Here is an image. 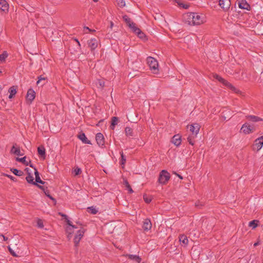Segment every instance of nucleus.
<instances>
[{
  "label": "nucleus",
  "instance_id": "obj_1",
  "mask_svg": "<svg viewBox=\"0 0 263 263\" xmlns=\"http://www.w3.org/2000/svg\"><path fill=\"white\" fill-rule=\"evenodd\" d=\"M147 63L151 69L153 71L154 73H158L159 71L158 69V63L157 61L152 57H148L147 58Z\"/></svg>",
  "mask_w": 263,
  "mask_h": 263
},
{
  "label": "nucleus",
  "instance_id": "obj_2",
  "mask_svg": "<svg viewBox=\"0 0 263 263\" xmlns=\"http://www.w3.org/2000/svg\"><path fill=\"white\" fill-rule=\"evenodd\" d=\"M170 178V174L165 170H162L159 174L158 182L161 184H165Z\"/></svg>",
  "mask_w": 263,
  "mask_h": 263
},
{
  "label": "nucleus",
  "instance_id": "obj_3",
  "mask_svg": "<svg viewBox=\"0 0 263 263\" xmlns=\"http://www.w3.org/2000/svg\"><path fill=\"white\" fill-rule=\"evenodd\" d=\"M85 231V229L82 227H81V229L77 231V233L74 236V246L76 247L78 246L79 242L81 238L83 237Z\"/></svg>",
  "mask_w": 263,
  "mask_h": 263
},
{
  "label": "nucleus",
  "instance_id": "obj_4",
  "mask_svg": "<svg viewBox=\"0 0 263 263\" xmlns=\"http://www.w3.org/2000/svg\"><path fill=\"white\" fill-rule=\"evenodd\" d=\"M193 12L186 13L183 15L182 20L184 23L189 25H193Z\"/></svg>",
  "mask_w": 263,
  "mask_h": 263
},
{
  "label": "nucleus",
  "instance_id": "obj_5",
  "mask_svg": "<svg viewBox=\"0 0 263 263\" xmlns=\"http://www.w3.org/2000/svg\"><path fill=\"white\" fill-rule=\"evenodd\" d=\"M231 5L230 0H219V5L224 11H228Z\"/></svg>",
  "mask_w": 263,
  "mask_h": 263
},
{
  "label": "nucleus",
  "instance_id": "obj_6",
  "mask_svg": "<svg viewBox=\"0 0 263 263\" xmlns=\"http://www.w3.org/2000/svg\"><path fill=\"white\" fill-rule=\"evenodd\" d=\"M193 15L194 16L193 18V25H199L202 23H203V17L201 15H199L197 13H194Z\"/></svg>",
  "mask_w": 263,
  "mask_h": 263
},
{
  "label": "nucleus",
  "instance_id": "obj_7",
  "mask_svg": "<svg viewBox=\"0 0 263 263\" xmlns=\"http://www.w3.org/2000/svg\"><path fill=\"white\" fill-rule=\"evenodd\" d=\"M237 3L240 9L250 10L251 6L246 0H237Z\"/></svg>",
  "mask_w": 263,
  "mask_h": 263
},
{
  "label": "nucleus",
  "instance_id": "obj_8",
  "mask_svg": "<svg viewBox=\"0 0 263 263\" xmlns=\"http://www.w3.org/2000/svg\"><path fill=\"white\" fill-rule=\"evenodd\" d=\"M96 140L100 147H103L105 144L104 136L101 133H97L96 136Z\"/></svg>",
  "mask_w": 263,
  "mask_h": 263
},
{
  "label": "nucleus",
  "instance_id": "obj_9",
  "mask_svg": "<svg viewBox=\"0 0 263 263\" xmlns=\"http://www.w3.org/2000/svg\"><path fill=\"white\" fill-rule=\"evenodd\" d=\"M123 18L127 25L132 30V31L134 29L135 27H136V24L132 22L130 18H129L127 15L123 16Z\"/></svg>",
  "mask_w": 263,
  "mask_h": 263
},
{
  "label": "nucleus",
  "instance_id": "obj_10",
  "mask_svg": "<svg viewBox=\"0 0 263 263\" xmlns=\"http://www.w3.org/2000/svg\"><path fill=\"white\" fill-rule=\"evenodd\" d=\"M241 130H242L245 134H249L250 133L253 132L254 131V128L251 127L250 125L245 123L242 125L241 128Z\"/></svg>",
  "mask_w": 263,
  "mask_h": 263
},
{
  "label": "nucleus",
  "instance_id": "obj_11",
  "mask_svg": "<svg viewBox=\"0 0 263 263\" xmlns=\"http://www.w3.org/2000/svg\"><path fill=\"white\" fill-rule=\"evenodd\" d=\"M35 95V91L32 89L30 88L28 89L26 95V99L28 101L30 102V103L34 99Z\"/></svg>",
  "mask_w": 263,
  "mask_h": 263
},
{
  "label": "nucleus",
  "instance_id": "obj_12",
  "mask_svg": "<svg viewBox=\"0 0 263 263\" xmlns=\"http://www.w3.org/2000/svg\"><path fill=\"white\" fill-rule=\"evenodd\" d=\"M172 142L176 146H179L181 143V136L179 134L174 135L172 139Z\"/></svg>",
  "mask_w": 263,
  "mask_h": 263
},
{
  "label": "nucleus",
  "instance_id": "obj_13",
  "mask_svg": "<svg viewBox=\"0 0 263 263\" xmlns=\"http://www.w3.org/2000/svg\"><path fill=\"white\" fill-rule=\"evenodd\" d=\"M200 129V126L197 123H194L190 126V130L192 133V135L196 136Z\"/></svg>",
  "mask_w": 263,
  "mask_h": 263
},
{
  "label": "nucleus",
  "instance_id": "obj_14",
  "mask_svg": "<svg viewBox=\"0 0 263 263\" xmlns=\"http://www.w3.org/2000/svg\"><path fill=\"white\" fill-rule=\"evenodd\" d=\"M9 5L6 0H0V11L8 12Z\"/></svg>",
  "mask_w": 263,
  "mask_h": 263
},
{
  "label": "nucleus",
  "instance_id": "obj_15",
  "mask_svg": "<svg viewBox=\"0 0 263 263\" xmlns=\"http://www.w3.org/2000/svg\"><path fill=\"white\" fill-rule=\"evenodd\" d=\"M37 187L39 189H41L48 198H49L52 200L55 201V198H54L52 196L50 195V192L48 189L47 187H45V186H42L40 185H39Z\"/></svg>",
  "mask_w": 263,
  "mask_h": 263
},
{
  "label": "nucleus",
  "instance_id": "obj_16",
  "mask_svg": "<svg viewBox=\"0 0 263 263\" xmlns=\"http://www.w3.org/2000/svg\"><path fill=\"white\" fill-rule=\"evenodd\" d=\"M152 226V225L151 220L148 218L145 219L143 221L142 226L143 230L145 231H147L151 229Z\"/></svg>",
  "mask_w": 263,
  "mask_h": 263
},
{
  "label": "nucleus",
  "instance_id": "obj_17",
  "mask_svg": "<svg viewBox=\"0 0 263 263\" xmlns=\"http://www.w3.org/2000/svg\"><path fill=\"white\" fill-rule=\"evenodd\" d=\"M255 144L254 146L256 147L257 151L260 150L262 147L263 145V136L260 137L255 140Z\"/></svg>",
  "mask_w": 263,
  "mask_h": 263
},
{
  "label": "nucleus",
  "instance_id": "obj_18",
  "mask_svg": "<svg viewBox=\"0 0 263 263\" xmlns=\"http://www.w3.org/2000/svg\"><path fill=\"white\" fill-rule=\"evenodd\" d=\"M88 44L91 50H93L98 46V41L96 39H91L88 41Z\"/></svg>",
  "mask_w": 263,
  "mask_h": 263
},
{
  "label": "nucleus",
  "instance_id": "obj_19",
  "mask_svg": "<svg viewBox=\"0 0 263 263\" xmlns=\"http://www.w3.org/2000/svg\"><path fill=\"white\" fill-rule=\"evenodd\" d=\"M133 31L135 33L137 34L138 36L141 39L144 40L146 37V35H145V34L143 32H142L140 29H139L137 27H135Z\"/></svg>",
  "mask_w": 263,
  "mask_h": 263
},
{
  "label": "nucleus",
  "instance_id": "obj_20",
  "mask_svg": "<svg viewBox=\"0 0 263 263\" xmlns=\"http://www.w3.org/2000/svg\"><path fill=\"white\" fill-rule=\"evenodd\" d=\"M78 138L80 139L84 143L91 144L90 141L87 139L84 133H81L79 135H78Z\"/></svg>",
  "mask_w": 263,
  "mask_h": 263
},
{
  "label": "nucleus",
  "instance_id": "obj_21",
  "mask_svg": "<svg viewBox=\"0 0 263 263\" xmlns=\"http://www.w3.org/2000/svg\"><path fill=\"white\" fill-rule=\"evenodd\" d=\"M246 119H248V120L254 122L263 121V119L262 118L254 115H248L246 116Z\"/></svg>",
  "mask_w": 263,
  "mask_h": 263
},
{
  "label": "nucleus",
  "instance_id": "obj_22",
  "mask_svg": "<svg viewBox=\"0 0 263 263\" xmlns=\"http://www.w3.org/2000/svg\"><path fill=\"white\" fill-rule=\"evenodd\" d=\"M38 154L44 159L46 157L45 148L44 146L41 145L37 147Z\"/></svg>",
  "mask_w": 263,
  "mask_h": 263
},
{
  "label": "nucleus",
  "instance_id": "obj_23",
  "mask_svg": "<svg viewBox=\"0 0 263 263\" xmlns=\"http://www.w3.org/2000/svg\"><path fill=\"white\" fill-rule=\"evenodd\" d=\"M26 180L27 181V182L29 183L32 184L33 185H35L37 186H38V185H39L37 183H36L34 181L33 177L31 175V174L30 173H28V175L26 177Z\"/></svg>",
  "mask_w": 263,
  "mask_h": 263
},
{
  "label": "nucleus",
  "instance_id": "obj_24",
  "mask_svg": "<svg viewBox=\"0 0 263 263\" xmlns=\"http://www.w3.org/2000/svg\"><path fill=\"white\" fill-rule=\"evenodd\" d=\"M10 152L12 154H14L17 156H23V154L21 153L20 148V147H16L14 145L12 147Z\"/></svg>",
  "mask_w": 263,
  "mask_h": 263
},
{
  "label": "nucleus",
  "instance_id": "obj_25",
  "mask_svg": "<svg viewBox=\"0 0 263 263\" xmlns=\"http://www.w3.org/2000/svg\"><path fill=\"white\" fill-rule=\"evenodd\" d=\"M16 88L17 86H12L9 89V92L10 93V95L9 96V99H12V98H13V97L16 93Z\"/></svg>",
  "mask_w": 263,
  "mask_h": 263
},
{
  "label": "nucleus",
  "instance_id": "obj_26",
  "mask_svg": "<svg viewBox=\"0 0 263 263\" xmlns=\"http://www.w3.org/2000/svg\"><path fill=\"white\" fill-rule=\"evenodd\" d=\"M126 256L128 257V259L135 260L138 263H140L141 261V258L138 255L127 254Z\"/></svg>",
  "mask_w": 263,
  "mask_h": 263
},
{
  "label": "nucleus",
  "instance_id": "obj_27",
  "mask_svg": "<svg viewBox=\"0 0 263 263\" xmlns=\"http://www.w3.org/2000/svg\"><path fill=\"white\" fill-rule=\"evenodd\" d=\"M179 241L182 242L184 245H187L188 243V239L186 236L184 234L180 235L179 237Z\"/></svg>",
  "mask_w": 263,
  "mask_h": 263
},
{
  "label": "nucleus",
  "instance_id": "obj_28",
  "mask_svg": "<svg viewBox=\"0 0 263 263\" xmlns=\"http://www.w3.org/2000/svg\"><path fill=\"white\" fill-rule=\"evenodd\" d=\"M119 119L117 117H113L111 118L110 128L112 130L114 129L115 125L118 124Z\"/></svg>",
  "mask_w": 263,
  "mask_h": 263
},
{
  "label": "nucleus",
  "instance_id": "obj_29",
  "mask_svg": "<svg viewBox=\"0 0 263 263\" xmlns=\"http://www.w3.org/2000/svg\"><path fill=\"white\" fill-rule=\"evenodd\" d=\"M10 171L15 175L17 176H22L24 174V173L22 171L18 170L16 168H11Z\"/></svg>",
  "mask_w": 263,
  "mask_h": 263
},
{
  "label": "nucleus",
  "instance_id": "obj_30",
  "mask_svg": "<svg viewBox=\"0 0 263 263\" xmlns=\"http://www.w3.org/2000/svg\"><path fill=\"white\" fill-rule=\"evenodd\" d=\"M26 157L25 156L22 158H16L15 160L16 161L18 162H22L23 164H24L26 166H28L29 165L28 162L26 160Z\"/></svg>",
  "mask_w": 263,
  "mask_h": 263
},
{
  "label": "nucleus",
  "instance_id": "obj_31",
  "mask_svg": "<svg viewBox=\"0 0 263 263\" xmlns=\"http://www.w3.org/2000/svg\"><path fill=\"white\" fill-rule=\"evenodd\" d=\"M123 184L125 186L126 189L128 190L129 193L131 194L134 192L133 190H132L130 184H129L127 180H124Z\"/></svg>",
  "mask_w": 263,
  "mask_h": 263
},
{
  "label": "nucleus",
  "instance_id": "obj_32",
  "mask_svg": "<svg viewBox=\"0 0 263 263\" xmlns=\"http://www.w3.org/2000/svg\"><path fill=\"white\" fill-rule=\"evenodd\" d=\"M8 54L6 51H4L0 54V61L3 62L5 61L6 59L8 57Z\"/></svg>",
  "mask_w": 263,
  "mask_h": 263
},
{
  "label": "nucleus",
  "instance_id": "obj_33",
  "mask_svg": "<svg viewBox=\"0 0 263 263\" xmlns=\"http://www.w3.org/2000/svg\"><path fill=\"white\" fill-rule=\"evenodd\" d=\"M258 222V220H253L249 222V226L252 227V229H255L257 227Z\"/></svg>",
  "mask_w": 263,
  "mask_h": 263
},
{
  "label": "nucleus",
  "instance_id": "obj_34",
  "mask_svg": "<svg viewBox=\"0 0 263 263\" xmlns=\"http://www.w3.org/2000/svg\"><path fill=\"white\" fill-rule=\"evenodd\" d=\"M34 175L35 176V182L37 183L39 182H40L41 179L40 177V174L39 172L37 171V169L36 168H34Z\"/></svg>",
  "mask_w": 263,
  "mask_h": 263
},
{
  "label": "nucleus",
  "instance_id": "obj_35",
  "mask_svg": "<svg viewBox=\"0 0 263 263\" xmlns=\"http://www.w3.org/2000/svg\"><path fill=\"white\" fill-rule=\"evenodd\" d=\"M125 134L127 136H133V129L132 128L129 127H126L125 129Z\"/></svg>",
  "mask_w": 263,
  "mask_h": 263
},
{
  "label": "nucleus",
  "instance_id": "obj_36",
  "mask_svg": "<svg viewBox=\"0 0 263 263\" xmlns=\"http://www.w3.org/2000/svg\"><path fill=\"white\" fill-rule=\"evenodd\" d=\"M195 136H196L191 135V136H189L187 137V141L189 142L190 144H191L192 145H193L194 144V139Z\"/></svg>",
  "mask_w": 263,
  "mask_h": 263
},
{
  "label": "nucleus",
  "instance_id": "obj_37",
  "mask_svg": "<svg viewBox=\"0 0 263 263\" xmlns=\"http://www.w3.org/2000/svg\"><path fill=\"white\" fill-rule=\"evenodd\" d=\"M46 79H47V78L45 77H43L42 75L39 76L38 77V81L36 82L37 85H39L40 83H41L42 81H46Z\"/></svg>",
  "mask_w": 263,
  "mask_h": 263
},
{
  "label": "nucleus",
  "instance_id": "obj_38",
  "mask_svg": "<svg viewBox=\"0 0 263 263\" xmlns=\"http://www.w3.org/2000/svg\"><path fill=\"white\" fill-rule=\"evenodd\" d=\"M118 5L120 7L125 6V2L124 0H116Z\"/></svg>",
  "mask_w": 263,
  "mask_h": 263
},
{
  "label": "nucleus",
  "instance_id": "obj_39",
  "mask_svg": "<svg viewBox=\"0 0 263 263\" xmlns=\"http://www.w3.org/2000/svg\"><path fill=\"white\" fill-rule=\"evenodd\" d=\"M143 199L144 201L147 203H150L152 201L151 197H148L146 194H144L143 195Z\"/></svg>",
  "mask_w": 263,
  "mask_h": 263
},
{
  "label": "nucleus",
  "instance_id": "obj_40",
  "mask_svg": "<svg viewBox=\"0 0 263 263\" xmlns=\"http://www.w3.org/2000/svg\"><path fill=\"white\" fill-rule=\"evenodd\" d=\"M229 88L231 90L234 91L236 93H240V91L239 90H238V89H237L236 88H235L232 84L230 85V87H229Z\"/></svg>",
  "mask_w": 263,
  "mask_h": 263
},
{
  "label": "nucleus",
  "instance_id": "obj_41",
  "mask_svg": "<svg viewBox=\"0 0 263 263\" xmlns=\"http://www.w3.org/2000/svg\"><path fill=\"white\" fill-rule=\"evenodd\" d=\"M229 88L231 90L234 91L236 93H240V91L239 90H238V89H237L236 88H235L232 84L230 85V87H229Z\"/></svg>",
  "mask_w": 263,
  "mask_h": 263
},
{
  "label": "nucleus",
  "instance_id": "obj_42",
  "mask_svg": "<svg viewBox=\"0 0 263 263\" xmlns=\"http://www.w3.org/2000/svg\"><path fill=\"white\" fill-rule=\"evenodd\" d=\"M120 154H121V164L122 165H124L126 162V158H125V156H124L122 152L120 153Z\"/></svg>",
  "mask_w": 263,
  "mask_h": 263
},
{
  "label": "nucleus",
  "instance_id": "obj_43",
  "mask_svg": "<svg viewBox=\"0 0 263 263\" xmlns=\"http://www.w3.org/2000/svg\"><path fill=\"white\" fill-rule=\"evenodd\" d=\"M37 226L38 228H43L44 227L43 222L41 219H39L37 220Z\"/></svg>",
  "mask_w": 263,
  "mask_h": 263
},
{
  "label": "nucleus",
  "instance_id": "obj_44",
  "mask_svg": "<svg viewBox=\"0 0 263 263\" xmlns=\"http://www.w3.org/2000/svg\"><path fill=\"white\" fill-rule=\"evenodd\" d=\"M74 172L75 175H78L81 173L82 171H81V170L80 168H79L77 167L74 169Z\"/></svg>",
  "mask_w": 263,
  "mask_h": 263
},
{
  "label": "nucleus",
  "instance_id": "obj_45",
  "mask_svg": "<svg viewBox=\"0 0 263 263\" xmlns=\"http://www.w3.org/2000/svg\"><path fill=\"white\" fill-rule=\"evenodd\" d=\"M88 209H89L90 210L91 213L92 214H96L98 212V210H97L93 206H91V207L88 208Z\"/></svg>",
  "mask_w": 263,
  "mask_h": 263
},
{
  "label": "nucleus",
  "instance_id": "obj_46",
  "mask_svg": "<svg viewBox=\"0 0 263 263\" xmlns=\"http://www.w3.org/2000/svg\"><path fill=\"white\" fill-rule=\"evenodd\" d=\"M98 84L99 85V87H100L101 88H103L105 86V82L104 81H102V80H99L98 81Z\"/></svg>",
  "mask_w": 263,
  "mask_h": 263
},
{
  "label": "nucleus",
  "instance_id": "obj_47",
  "mask_svg": "<svg viewBox=\"0 0 263 263\" xmlns=\"http://www.w3.org/2000/svg\"><path fill=\"white\" fill-rule=\"evenodd\" d=\"M8 250L10 253V254L14 257H16L17 255L16 254V253L14 252V251L10 247H8Z\"/></svg>",
  "mask_w": 263,
  "mask_h": 263
},
{
  "label": "nucleus",
  "instance_id": "obj_48",
  "mask_svg": "<svg viewBox=\"0 0 263 263\" xmlns=\"http://www.w3.org/2000/svg\"><path fill=\"white\" fill-rule=\"evenodd\" d=\"M214 78L215 79H216L217 80H218L219 82H220L221 83H222L224 80V79H223L220 76H219L217 74H215V76H214Z\"/></svg>",
  "mask_w": 263,
  "mask_h": 263
},
{
  "label": "nucleus",
  "instance_id": "obj_49",
  "mask_svg": "<svg viewBox=\"0 0 263 263\" xmlns=\"http://www.w3.org/2000/svg\"><path fill=\"white\" fill-rule=\"evenodd\" d=\"M179 6L184 8V9H187L189 8V5H187V4H183V3H180V4H178Z\"/></svg>",
  "mask_w": 263,
  "mask_h": 263
},
{
  "label": "nucleus",
  "instance_id": "obj_50",
  "mask_svg": "<svg viewBox=\"0 0 263 263\" xmlns=\"http://www.w3.org/2000/svg\"><path fill=\"white\" fill-rule=\"evenodd\" d=\"M78 227L76 225H73L71 227H68L66 229V231H71L72 232V230L73 229H78Z\"/></svg>",
  "mask_w": 263,
  "mask_h": 263
},
{
  "label": "nucleus",
  "instance_id": "obj_51",
  "mask_svg": "<svg viewBox=\"0 0 263 263\" xmlns=\"http://www.w3.org/2000/svg\"><path fill=\"white\" fill-rule=\"evenodd\" d=\"M222 83L225 86H227L228 88H229L230 85H231V84L230 82H229L226 80H224Z\"/></svg>",
  "mask_w": 263,
  "mask_h": 263
},
{
  "label": "nucleus",
  "instance_id": "obj_52",
  "mask_svg": "<svg viewBox=\"0 0 263 263\" xmlns=\"http://www.w3.org/2000/svg\"><path fill=\"white\" fill-rule=\"evenodd\" d=\"M66 219V223L67 224L70 226V227H71L72 226V222L71 221H70L68 219V217L67 218V219Z\"/></svg>",
  "mask_w": 263,
  "mask_h": 263
},
{
  "label": "nucleus",
  "instance_id": "obj_53",
  "mask_svg": "<svg viewBox=\"0 0 263 263\" xmlns=\"http://www.w3.org/2000/svg\"><path fill=\"white\" fill-rule=\"evenodd\" d=\"M67 232L68 233L67 238L70 239L72 237V232L71 231H67Z\"/></svg>",
  "mask_w": 263,
  "mask_h": 263
},
{
  "label": "nucleus",
  "instance_id": "obj_54",
  "mask_svg": "<svg viewBox=\"0 0 263 263\" xmlns=\"http://www.w3.org/2000/svg\"><path fill=\"white\" fill-rule=\"evenodd\" d=\"M195 206L196 207L200 208V207L203 206V204L200 202L198 201V202L195 203Z\"/></svg>",
  "mask_w": 263,
  "mask_h": 263
},
{
  "label": "nucleus",
  "instance_id": "obj_55",
  "mask_svg": "<svg viewBox=\"0 0 263 263\" xmlns=\"http://www.w3.org/2000/svg\"><path fill=\"white\" fill-rule=\"evenodd\" d=\"M7 176L10 178L11 180L14 181H16V178L11 176V175H7Z\"/></svg>",
  "mask_w": 263,
  "mask_h": 263
},
{
  "label": "nucleus",
  "instance_id": "obj_56",
  "mask_svg": "<svg viewBox=\"0 0 263 263\" xmlns=\"http://www.w3.org/2000/svg\"><path fill=\"white\" fill-rule=\"evenodd\" d=\"M59 215H60L62 217H64L65 219H67V216L66 215L63 214L62 213H59Z\"/></svg>",
  "mask_w": 263,
  "mask_h": 263
},
{
  "label": "nucleus",
  "instance_id": "obj_57",
  "mask_svg": "<svg viewBox=\"0 0 263 263\" xmlns=\"http://www.w3.org/2000/svg\"><path fill=\"white\" fill-rule=\"evenodd\" d=\"M28 163H29V165H29L30 167H32V168H35V167L33 166V164L31 163V161H29V162H28Z\"/></svg>",
  "mask_w": 263,
  "mask_h": 263
},
{
  "label": "nucleus",
  "instance_id": "obj_58",
  "mask_svg": "<svg viewBox=\"0 0 263 263\" xmlns=\"http://www.w3.org/2000/svg\"><path fill=\"white\" fill-rule=\"evenodd\" d=\"M113 26H114V23H113L112 21H110V26H109V28H110V29H112Z\"/></svg>",
  "mask_w": 263,
  "mask_h": 263
},
{
  "label": "nucleus",
  "instance_id": "obj_59",
  "mask_svg": "<svg viewBox=\"0 0 263 263\" xmlns=\"http://www.w3.org/2000/svg\"><path fill=\"white\" fill-rule=\"evenodd\" d=\"M175 174L181 179H183L182 176H181L180 175L177 174L176 173H175Z\"/></svg>",
  "mask_w": 263,
  "mask_h": 263
},
{
  "label": "nucleus",
  "instance_id": "obj_60",
  "mask_svg": "<svg viewBox=\"0 0 263 263\" xmlns=\"http://www.w3.org/2000/svg\"><path fill=\"white\" fill-rule=\"evenodd\" d=\"M128 76L130 77V78H134V75L133 73H132L131 72H130L129 74H128Z\"/></svg>",
  "mask_w": 263,
  "mask_h": 263
},
{
  "label": "nucleus",
  "instance_id": "obj_61",
  "mask_svg": "<svg viewBox=\"0 0 263 263\" xmlns=\"http://www.w3.org/2000/svg\"><path fill=\"white\" fill-rule=\"evenodd\" d=\"M38 183H40V184H43V185H44L46 183V182L45 181H43L42 180L40 182H39Z\"/></svg>",
  "mask_w": 263,
  "mask_h": 263
},
{
  "label": "nucleus",
  "instance_id": "obj_62",
  "mask_svg": "<svg viewBox=\"0 0 263 263\" xmlns=\"http://www.w3.org/2000/svg\"><path fill=\"white\" fill-rule=\"evenodd\" d=\"M74 41H75L76 42H77V43H78V45H79V46H80V42H79L78 40V39H74Z\"/></svg>",
  "mask_w": 263,
  "mask_h": 263
},
{
  "label": "nucleus",
  "instance_id": "obj_63",
  "mask_svg": "<svg viewBox=\"0 0 263 263\" xmlns=\"http://www.w3.org/2000/svg\"><path fill=\"white\" fill-rule=\"evenodd\" d=\"M2 236L3 237V238H4V240L5 241H6V240H7L8 239V238H7V237H5V236H4L3 235H2Z\"/></svg>",
  "mask_w": 263,
  "mask_h": 263
},
{
  "label": "nucleus",
  "instance_id": "obj_64",
  "mask_svg": "<svg viewBox=\"0 0 263 263\" xmlns=\"http://www.w3.org/2000/svg\"><path fill=\"white\" fill-rule=\"evenodd\" d=\"M259 245V242H255L254 244V247H256L257 246V245Z\"/></svg>",
  "mask_w": 263,
  "mask_h": 263
}]
</instances>
